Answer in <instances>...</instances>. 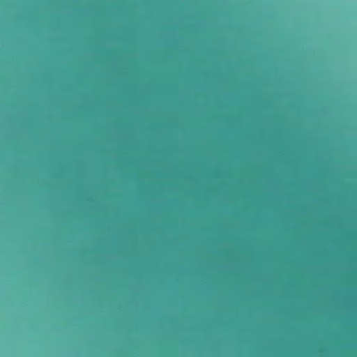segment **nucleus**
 Masks as SVG:
<instances>
[{"mask_svg":"<svg viewBox=\"0 0 357 357\" xmlns=\"http://www.w3.org/2000/svg\"><path fill=\"white\" fill-rule=\"evenodd\" d=\"M287 295H357V291H287Z\"/></svg>","mask_w":357,"mask_h":357,"instance_id":"f257e3e1","label":"nucleus"},{"mask_svg":"<svg viewBox=\"0 0 357 357\" xmlns=\"http://www.w3.org/2000/svg\"><path fill=\"white\" fill-rule=\"evenodd\" d=\"M287 290H357V288H287Z\"/></svg>","mask_w":357,"mask_h":357,"instance_id":"f03ea898","label":"nucleus"},{"mask_svg":"<svg viewBox=\"0 0 357 357\" xmlns=\"http://www.w3.org/2000/svg\"><path fill=\"white\" fill-rule=\"evenodd\" d=\"M29 291H31L32 289H29Z\"/></svg>","mask_w":357,"mask_h":357,"instance_id":"7ed1b4c3","label":"nucleus"}]
</instances>
